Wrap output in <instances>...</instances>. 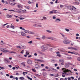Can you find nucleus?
<instances>
[{
  "instance_id": "f257e3e1",
  "label": "nucleus",
  "mask_w": 80,
  "mask_h": 80,
  "mask_svg": "<svg viewBox=\"0 0 80 80\" xmlns=\"http://www.w3.org/2000/svg\"><path fill=\"white\" fill-rule=\"evenodd\" d=\"M6 48H1V50L2 52H8L9 53H16V52L12 51H8V50H6Z\"/></svg>"
},
{
  "instance_id": "f03ea898",
  "label": "nucleus",
  "mask_w": 80,
  "mask_h": 80,
  "mask_svg": "<svg viewBox=\"0 0 80 80\" xmlns=\"http://www.w3.org/2000/svg\"><path fill=\"white\" fill-rule=\"evenodd\" d=\"M62 70L63 72H64L62 73V75H68V74H67L66 73L67 72H71V71L68 70V69H66L65 68H62Z\"/></svg>"
},
{
  "instance_id": "7ed1b4c3",
  "label": "nucleus",
  "mask_w": 80,
  "mask_h": 80,
  "mask_svg": "<svg viewBox=\"0 0 80 80\" xmlns=\"http://www.w3.org/2000/svg\"><path fill=\"white\" fill-rule=\"evenodd\" d=\"M41 48L43 50H47L48 49V47L47 45L42 46Z\"/></svg>"
},
{
  "instance_id": "20e7f679",
  "label": "nucleus",
  "mask_w": 80,
  "mask_h": 80,
  "mask_svg": "<svg viewBox=\"0 0 80 80\" xmlns=\"http://www.w3.org/2000/svg\"><path fill=\"white\" fill-rule=\"evenodd\" d=\"M63 43L64 44H69V43H70V42H69V41L67 40H64L63 41Z\"/></svg>"
},
{
  "instance_id": "39448f33",
  "label": "nucleus",
  "mask_w": 80,
  "mask_h": 80,
  "mask_svg": "<svg viewBox=\"0 0 80 80\" xmlns=\"http://www.w3.org/2000/svg\"><path fill=\"white\" fill-rule=\"evenodd\" d=\"M27 62L28 64H32V62L30 59H28L27 61Z\"/></svg>"
},
{
  "instance_id": "423d86ee",
  "label": "nucleus",
  "mask_w": 80,
  "mask_h": 80,
  "mask_svg": "<svg viewBox=\"0 0 80 80\" xmlns=\"http://www.w3.org/2000/svg\"><path fill=\"white\" fill-rule=\"evenodd\" d=\"M76 9H77L76 8H75L74 6H72V7H71L70 8V10L73 11L74 10H75Z\"/></svg>"
},
{
  "instance_id": "0eeeda50",
  "label": "nucleus",
  "mask_w": 80,
  "mask_h": 80,
  "mask_svg": "<svg viewBox=\"0 0 80 80\" xmlns=\"http://www.w3.org/2000/svg\"><path fill=\"white\" fill-rule=\"evenodd\" d=\"M35 68L37 69H39L40 68V66L37 64H36L35 66Z\"/></svg>"
},
{
  "instance_id": "6e6552de",
  "label": "nucleus",
  "mask_w": 80,
  "mask_h": 80,
  "mask_svg": "<svg viewBox=\"0 0 80 80\" xmlns=\"http://www.w3.org/2000/svg\"><path fill=\"white\" fill-rule=\"evenodd\" d=\"M18 7L19 8H22L23 6L21 4H19L17 5Z\"/></svg>"
},
{
  "instance_id": "1a4fd4ad",
  "label": "nucleus",
  "mask_w": 80,
  "mask_h": 80,
  "mask_svg": "<svg viewBox=\"0 0 80 80\" xmlns=\"http://www.w3.org/2000/svg\"><path fill=\"white\" fill-rule=\"evenodd\" d=\"M55 22H57V23H58V22H59L61 21V20L60 19H58V18H57V19H55Z\"/></svg>"
},
{
  "instance_id": "9d476101",
  "label": "nucleus",
  "mask_w": 80,
  "mask_h": 80,
  "mask_svg": "<svg viewBox=\"0 0 80 80\" xmlns=\"http://www.w3.org/2000/svg\"><path fill=\"white\" fill-rule=\"evenodd\" d=\"M69 49H70L71 50H77V48H73L72 47H70L68 48Z\"/></svg>"
},
{
  "instance_id": "9b49d317",
  "label": "nucleus",
  "mask_w": 80,
  "mask_h": 80,
  "mask_svg": "<svg viewBox=\"0 0 80 80\" xmlns=\"http://www.w3.org/2000/svg\"><path fill=\"white\" fill-rule=\"evenodd\" d=\"M60 34H61L62 37H63V38H65V39L67 38L65 37V35H64V34H63V33H60Z\"/></svg>"
},
{
  "instance_id": "f8f14e48",
  "label": "nucleus",
  "mask_w": 80,
  "mask_h": 80,
  "mask_svg": "<svg viewBox=\"0 0 80 80\" xmlns=\"http://www.w3.org/2000/svg\"><path fill=\"white\" fill-rule=\"evenodd\" d=\"M37 52L38 53H40V54H41V55H45V54H44V53H43L42 52H41V51L38 50H37Z\"/></svg>"
},
{
  "instance_id": "ddd939ff",
  "label": "nucleus",
  "mask_w": 80,
  "mask_h": 80,
  "mask_svg": "<svg viewBox=\"0 0 80 80\" xmlns=\"http://www.w3.org/2000/svg\"><path fill=\"white\" fill-rule=\"evenodd\" d=\"M15 12H18V11H24L21 9H16L15 10Z\"/></svg>"
},
{
  "instance_id": "4468645a",
  "label": "nucleus",
  "mask_w": 80,
  "mask_h": 80,
  "mask_svg": "<svg viewBox=\"0 0 80 80\" xmlns=\"http://www.w3.org/2000/svg\"><path fill=\"white\" fill-rule=\"evenodd\" d=\"M52 72H57V70L56 69H55L53 68H52Z\"/></svg>"
},
{
  "instance_id": "2eb2a0df",
  "label": "nucleus",
  "mask_w": 80,
  "mask_h": 80,
  "mask_svg": "<svg viewBox=\"0 0 80 80\" xmlns=\"http://www.w3.org/2000/svg\"><path fill=\"white\" fill-rule=\"evenodd\" d=\"M42 39H43V40H44L46 38V37H45V36L44 35H43L42 36Z\"/></svg>"
},
{
  "instance_id": "dca6fc26",
  "label": "nucleus",
  "mask_w": 80,
  "mask_h": 80,
  "mask_svg": "<svg viewBox=\"0 0 80 80\" xmlns=\"http://www.w3.org/2000/svg\"><path fill=\"white\" fill-rule=\"evenodd\" d=\"M21 34L22 36H26V34L23 32H21Z\"/></svg>"
},
{
  "instance_id": "f3484780",
  "label": "nucleus",
  "mask_w": 80,
  "mask_h": 80,
  "mask_svg": "<svg viewBox=\"0 0 80 80\" xmlns=\"http://www.w3.org/2000/svg\"><path fill=\"white\" fill-rule=\"evenodd\" d=\"M65 66L66 68H67L69 67V65L68 64H67V63H65Z\"/></svg>"
},
{
  "instance_id": "a211bd4d",
  "label": "nucleus",
  "mask_w": 80,
  "mask_h": 80,
  "mask_svg": "<svg viewBox=\"0 0 80 80\" xmlns=\"http://www.w3.org/2000/svg\"><path fill=\"white\" fill-rule=\"evenodd\" d=\"M7 17H8V18H12V16L11 15L8 14L7 15Z\"/></svg>"
},
{
  "instance_id": "6ab92c4d",
  "label": "nucleus",
  "mask_w": 80,
  "mask_h": 80,
  "mask_svg": "<svg viewBox=\"0 0 80 80\" xmlns=\"http://www.w3.org/2000/svg\"><path fill=\"white\" fill-rule=\"evenodd\" d=\"M24 32L26 33H29V31L28 30H25L24 31Z\"/></svg>"
},
{
  "instance_id": "aec40b11",
  "label": "nucleus",
  "mask_w": 80,
  "mask_h": 80,
  "mask_svg": "<svg viewBox=\"0 0 80 80\" xmlns=\"http://www.w3.org/2000/svg\"><path fill=\"white\" fill-rule=\"evenodd\" d=\"M52 40H54V41H57V39L55 38H52V39H51Z\"/></svg>"
},
{
  "instance_id": "412c9836",
  "label": "nucleus",
  "mask_w": 80,
  "mask_h": 80,
  "mask_svg": "<svg viewBox=\"0 0 80 80\" xmlns=\"http://www.w3.org/2000/svg\"><path fill=\"white\" fill-rule=\"evenodd\" d=\"M30 1H32V2L31 1H29L28 2V3H29V4H31V3H33V0H30Z\"/></svg>"
},
{
  "instance_id": "4be33fe9",
  "label": "nucleus",
  "mask_w": 80,
  "mask_h": 80,
  "mask_svg": "<svg viewBox=\"0 0 80 80\" xmlns=\"http://www.w3.org/2000/svg\"><path fill=\"white\" fill-rule=\"evenodd\" d=\"M71 54H74V55H77V54H78V53L77 52L74 53L72 52H71Z\"/></svg>"
},
{
  "instance_id": "5701e85b",
  "label": "nucleus",
  "mask_w": 80,
  "mask_h": 80,
  "mask_svg": "<svg viewBox=\"0 0 80 80\" xmlns=\"http://www.w3.org/2000/svg\"><path fill=\"white\" fill-rule=\"evenodd\" d=\"M59 62H62V63L64 62V60L63 59H60L59 60Z\"/></svg>"
},
{
  "instance_id": "b1692460",
  "label": "nucleus",
  "mask_w": 80,
  "mask_h": 80,
  "mask_svg": "<svg viewBox=\"0 0 80 80\" xmlns=\"http://www.w3.org/2000/svg\"><path fill=\"white\" fill-rule=\"evenodd\" d=\"M11 28H13V29H14L15 28V27H14V26L12 25L11 24Z\"/></svg>"
},
{
  "instance_id": "393cba45",
  "label": "nucleus",
  "mask_w": 80,
  "mask_h": 80,
  "mask_svg": "<svg viewBox=\"0 0 80 80\" xmlns=\"http://www.w3.org/2000/svg\"><path fill=\"white\" fill-rule=\"evenodd\" d=\"M21 64L22 65L23 67H25V63L22 62L21 63Z\"/></svg>"
},
{
  "instance_id": "a878e982",
  "label": "nucleus",
  "mask_w": 80,
  "mask_h": 80,
  "mask_svg": "<svg viewBox=\"0 0 80 80\" xmlns=\"http://www.w3.org/2000/svg\"><path fill=\"white\" fill-rule=\"evenodd\" d=\"M15 4H17V3H14V2L13 3H10V5H15Z\"/></svg>"
},
{
  "instance_id": "bb28decb",
  "label": "nucleus",
  "mask_w": 80,
  "mask_h": 80,
  "mask_svg": "<svg viewBox=\"0 0 80 80\" xmlns=\"http://www.w3.org/2000/svg\"><path fill=\"white\" fill-rule=\"evenodd\" d=\"M19 79H20V80H24V79H25V78H24L23 77H20L19 78Z\"/></svg>"
},
{
  "instance_id": "cd10ccee",
  "label": "nucleus",
  "mask_w": 80,
  "mask_h": 80,
  "mask_svg": "<svg viewBox=\"0 0 80 80\" xmlns=\"http://www.w3.org/2000/svg\"><path fill=\"white\" fill-rule=\"evenodd\" d=\"M26 54L27 55H28L30 54H29V52L28 51H27L26 52Z\"/></svg>"
},
{
  "instance_id": "c85d7f7f",
  "label": "nucleus",
  "mask_w": 80,
  "mask_h": 80,
  "mask_svg": "<svg viewBox=\"0 0 80 80\" xmlns=\"http://www.w3.org/2000/svg\"><path fill=\"white\" fill-rule=\"evenodd\" d=\"M46 32H48V33H52V31H50V30H46Z\"/></svg>"
},
{
  "instance_id": "c756f323",
  "label": "nucleus",
  "mask_w": 80,
  "mask_h": 80,
  "mask_svg": "<svg viewBox=\"0 0 80 80\" xmlns=\"http://www.w3.org/2000/svg\"><path fill=\"white\" fill-rule=\"evenodd\" d=\"M37 26L38 27H43V26H42L41 24H38V25H37Z\"/></svg>"
},
{
  "instance_id": "7c9ffc66",
  "label": "nucleus",
  "mask_w": 80,
  "mask_h": 80,
  "mask_svg": "<svg viewBox=\"0 0 80 80\" xmlns=\"http://www.w3.org/2000/svg\"><path fill=\"white\" fill-rule=\"evenodd\" d=\"M17 48H20V49H22V47H21L19 46H17Z\"/></svg>"
},
{
  "instance_id": "2f4dec72",
  "label": "nucleus",
  "mask_w": 80,
  "mask_h": 80,
  "mask_svg": "<svg viewBox=\"0 0 80 80\" xmlns=\"http://www.w3.org/2000/svg\"><path fill=\"white\" fill-rule=\"evenodd\" d=\"M27 77L28 78V79H29L30 80H32V78H30L29 77L27 76Z\"/></svg>"
},
{
  "instance_id": "473e14b6",
  "label": "nucleus",
  "mask_w": 80,
  "mask_h": 80,
  "mask_svg": "<svg viewBox=\"0 0 80 80\" xmlns=\"http://www.w3.org/2000/svg\"><path fill=\"white\" fill-rule=\"evenodd\" d=\"M26 8H27V9H29L30 8V7L29 6H26Z\"/></svg>"
},
{
  "instance_id": "72a5a7b5",
  "label": "nucleus",
  "mask_w": 80,
  "mask_h": 80,
  "mask_svg": "<svg viewBox=\"0 0 80 80\" xmlns=\"http://www.w3.org/2000/svg\"><path fill=\"white\" fill-rule=\"evenodd\" d=\"M49 13H50V14H52V13H53V12L52 11H50Z\"/></svg>"
},
{
  "instance_id": "f704fd0d",
  "label": "nucleus",
  "mask_w": 80,
  "mask_h": 80,
  "mask_svg": "<svg viewBox=\"0 0 80 80\" xmlns=\"http://www.w3.org/2000/svg\"><path fill=\"white\" fill-rule=\"evenodd\" d=\"M74 3H75V4H76V5H79V2H75Z\"/></svg>"
},
{
  "instance_id": "c9c22d12",
  "label": "nucleus",
  "mask_w": 80,
  "mask_h": 80,
  "mask_svg": "<svg viewBox=\"0 0 80 80\" xmlns=\"http://www.w3.org/2000/svg\"><path fill=\"white\" fill-rule=\"evenodd\" d=\"M35 76H36V77H40V75L37 74H35Z\"/></svg>"
},
{
  "instance_id": "e433bc0d",
  "label": "nucleus",
  "mask_w": 80,
  "mask_h": 80,
  "mask_svg": "<svg viewBox=\"0 0 80 80\" xmlns=\"http://www.w3.org/2000/svg\"><path fill=\"white\" fill-rule=\"evenodd\" d=\"M53 48H49V50H50V51H52L53 50Z\"/></svg>"
},
{
  "instance_id": "4c0bfd02",
  "label": "nucleus",
  "mask_w": 80,
  "mask_h": 80,
  "mask_svg": "<svg viewBox=\"0 0 80 80\" xmlns=\"http://www.w3.org/2000/svg\"><path fill=\"white\" fill-rule=\"evenodd\" d=\"M65 30H66V31H67V32H69V29H68L66 28Z\"/></svg>"
},
{
  "instance_id": "58836bf2",
  "label": "nucleus",
  "mask_w": 80,
  "mask_h": 80,
  "mask_svg": "<svg viewBox=\"0 0 80 80\" xmlns=\"http://www.w3.org/2000/svg\"><path fill=\"white\" fill-rule=\"evenodd\" d=\"M77 60H78V61L80 62V57H78L77 58Z\"/></svg>"
},
{
  "instance_id": "ea45409f",
  "label": "nucleus",
  "mask_w": 80,
  "mask_h": 80,
  "mask_svg": "<svg viewBox=\"0 0 80 80\" xmlns=\"http://www.w3.org/2000/svg\"><path fill=\"white\" fill-rule=\"evenodd\" d=\"M32 41H31L28 42V43H30V44H32Z\"/></svg>"
},
{
  "instance_id": "a19ab883",
  "label": "nucleus",
  "mask_w": 80,
  "mask_h": 80,
  "mask_svg": "<svg viewBox=\"0 0 80 80\" xmlns=\"http://www.w3.org/2000/svg\"><path fill=\"white\" fill-rule=\"evenodd\" d=\"M0 68H1L2 70H4V69H5V68H4V67H1V66H0Z\"/></svg>"
},
{
  "instance_id": "79ce46f5",
  "label": "nucleus",
  "mask_w": 80,
  "mask_h": 80,
  "mask_svg": "<svg viewBox=\"0 0 80 80\" xmlns=\"http://www.w3.org/2000/svg\"><path fill=\"white\" fill-rule=\"evenodd\" d=\"M32 70L34 72H36V70L34 69H32Z\"/></svg>"
},
{
  "instance_id": "37998d69",
  "label": "nucleus",
  "mask_w": 80,
  "mask_h": 80,
  "mask_svg": "<svg viewBox=\"0 0 80 80\" xmlns=\"http://www.w3.org/2000/svg\"><path fill=\"white\" fill-rule=\"evenodd\" d=\"M52 38L50 37H48L47 38L48 39H50V40H52Z\"/></svg>"
},
{
  "instance_id": "c03bdc74",
  "label": "nucleus",
  "mask_w": 80,
  "mask_h": 80,
  "mask_svg": "<svg viewBox=\"0 0 80 80\" xmlns=\"http://www.w3.org/2000/svg\"><path fill=\"white\" fill-rule=\"evenodd\" d=\"M57 57H61V55H60V54H57Z\"/></svg>"
},
{
  "instance_id": "a18cd8bd",
  "label": "nucleus",
  "mask_w": 80,
  "mask_h": 80,
  "mask_svg": "<svg viewBox=\"0 0 80 80\" xmlns=\"http://www.w3.org/2000/svg\"><path fill=\"white\" fill-rule=\"evenodd\" d=\"M50 76H52V77H53V76H54V75L53 74H50Z\"/></svg>"
},
{
  "instance_id": "49530a36",
  "label": "nucleus",
  "mask_w": 80,
  "mask_h": 80,
  "mask_svg": "<svg viewBox=\"0 0 80 80\" xmlns=\"http://www.w3.org/2000/svg\"><path fill=\"white\" fill-rule=\"evenodd\" d=\"M52 18L54 20L55 19H56V17L55 16H53L52 17Z\"/></svg>"
},
{
  "instance_id": "de8ad7c7",
  "label": "nucleus",
  "mask_w": 80,
  "mask_h": 80,
  "mask_svg": "<svg viewBox=\"0 0 80 80\" xmlns=\"http://www.w3.org/2000/svg\"><path fill=\"white\" fill-rule=\"evenodd\" d=\"M70 78L72 79V80H74V77H71Z\"/></svg>"
},
{
  "instance_id": "09e8293b",
  "label": "nucleus",
  "mask_w": 80,
  "mask_h": 80,
  "mask_svg": "<svg viewBox=\"0 0 80 80\" xmlns=\"http://www.w3.org/2000/svg\"><path fill=\"white\" fill-rule=\"evenodd\" d=\"M42 18H43L44 20H45V19H47V18H46V17H43Z\"/></svg>"
},
{
  "instance_id": "8fccbe9b",
  "label": "nucleus",
  "mask_w": 80,
  "mask_h": 80,
  "mask_svg": "<svg viewBox=\"0 0 80 80\" xmlns=\"http://www.w3.org/2000/svg\"><path fill=\"white\" fill-rule=\"evenodd\" d=\"M20 18V20H23L24 19V18Z\"/></svg>"
},
{
  "instance_id": "3c124183",
  "label": "nucleus",
  "mask_w": 80,
  "mask_h": 80,
  "mask_svg": "<svg viewBox=\"0 0 80 80\" xmlns=\"http://www.w3.org/2000/svg\"><path fill=\"white\" fill-rule=\"evenodd\" d=\"M46 45H47V46H48V47H52L51 44H47Z\"/></svg>"
},
{
  "instance_id": "603ef678",
  "label": "nucleus",
  "mask_w": 80,
  "mask_h": 80,
  "mask_svg": "<svg viewBox=\"0 0 80 80\" xmlns=\"http://www.w3.org/2000/svg\"><path fill=\"white\" fill-rule=\"evenodd\" d=\"M23 52H24V51L23 50H22V52H20V53L23 54Z\"/></svg>"
},
{
  "instance_id": "864d4df0",
  "label": "nucleus",
  "mask_w": 80,
  "mask_h": 80,
  "mask_svg": "<svg viewBox=\"0 0 80 80\" xmlns=\"http://www.w3.org/2000/svg\"><path fill=\"white\" fill-rule=\"evenodd\" d=\"M23 74H24V73H26V74H27L28 73V72H23Z\"/></svg>"
},
{
  "instance_id": "5fc2aeb1",
  "label": "nucleus",
  "mask_w": 80,
  "mask_h": 80,
  "mask_svg": "<svg viewBox=\"0 0 80 80\" xmlns=\"http://www.w3.org/2000/svg\"><path fill=\"white\" fill-rule=\"evenodd\" d=\"M60 7L61 8H62V7H63V5H60Z\"/></svg>"
},
{
  "instance_id": "6e6d98bb",
  "label": "nucleus",
  "mask_w": 80,
  "mask_h": 80,
  "mask_svg": "<svg viewBox=\"0 0 80 80\" xmlns=\"http://www.w3.org/2000/svg\"><path fill=\"white\" fill-rule=\"evenodd\" d=\"M43 75H47V73L46 72H43Z\"/></svg>"
},
{
  "instance_id": "4d7b16f0",
  "label": "nucleus",
  "mask_w": 80,
  "mask_h": 80,
  "mask_svg": "<svg viewBox=\"0 0 80 80\" xmlns=\"http://www.w3.org/2000/svg\"><path fill=\"white\" fill-rule=\"evenodd\" d=\"M4 3H6V4H8V2L7 1H5Z\"/></svg>"
},
{
  "instance_id": "13d9d810",
  "label": "nucleus",
  "mask_w": 80,
  "mask_h": 80,
  "mask_svg": "<svg viewBox=\"0 0 80 80\" xmlns=\"http://www.w3.org/2000/svg\"><path fill=\"white\" fill-rule=\"evenodd\" d=\"M64 64H65V63H64V62H63L61 63V65H64Z\"/></svg>"
},
{
  "instance_id": "bf43d9fd",
  "label": "nucleus",
  "mask_w": 80,
  "mask_h": 80,
  "mask_svg": "<svg viewBox=\"0 0 80 80\" xmlns=\"http://www.w3.org/2000/svg\"><path fill=\"white\" fill-rule=\"evenodd\" d=\"M68 80H71V78L70 77H68Z\"/></svg>"
},
{
  "instance_id": "052dcab7",
  "label": "nucleus",
  "mask_w": 80,
  "mask_h": 80,
  "mask_svg": "<svg viewBox=\"0 0 80 80\" xmlns=\"http://www.w3.org/2000/svg\"><path fill=\"white\" fill-rule=\"evenodd\" d=\"M16 75H19V74L18 73L16 72Z\"/></svg>"
},
{
  "instance_id": "680f3d73",
  "label": "nucleus",
  "mask_w": 80,
  "mask_h": 80,
  "mask_svg": "<svg viewBox=\"0 0 80 80\" xmlns=\"http://www.w3.org/2000/svg\"><path fill=\"white\" fill-rule=\"evenodd\" d=\"M6 75L7 77H9L10 76V75L8 74H6Z\"/></svg>"
},
{
  "instance_id": "e2e57ef3",
  "label": "nucleus",
  "mask_w": 80,
  "mask_h": 80,
  "mask_svg": "<svg viewBox=\"0 0 80 80\" xmlns=\"http://www.w3.org/2000/svg\"><path fill=\"white\" fill-rule=\"evenodd\" d=\"M29 34H34V32H31L29 33Z\"/></svg>"
},
{
  "instance_id": "0e129e2a",
  "label": "nucleus",
  "mask_w": 80,
  "mask_h": 80,
  "mask_svg": "<svg viewBox=\"0 0 80 80\" xmlns=\"http://www.w3.org/2000/svg\"><path fill=\"white\" fill-rule=\"evenodd\" d=\"M74 71H75V72H77V70L76 69H74Z\"/></svg>"
},
{
  "instance_id": "69168bd1",
  "label": "nucleus",
  "mask_w": 80,
  "mask_h": 80,
  "mask_svg": "<svg viewBox=\"0 0 80 80\" xmlns=\"http://www.w3.org/2000/svg\"><path fill=\"white\" fill-rule=\"evenodd\" d=\"M10 78H13V76H10Z\"/></svg>"
},
{
  "instance_id": "338daca9",
  "label": "nucleus",
  "mask_w": 80,
  "mask_h": 80,
  "mask_svg": "<svg viewBox=\"0 0 80 80\" xmlns=\"http://www.w3.org/2000/svg\"><path fill=\"white\" fill-rule=\"evenodd\" d=\"M0 44L1 45H4V44H5V43L4 42H2Z\"/></svg>"
},
{
  "instance_id": "774afa93",
  "label": "nucleus",
  "mask_w": 80,
  "mask_h": 80,
  "mask_svg": "<svg viewBox=\"0 0 80 80\" xmlns=\"http://www.w3.org/2000/svg\"><path fill=\"white\" fill-rule=\"evenodd\" d=\"M36 39H38V40H41L40 38H36Z\"/></svg>"
}]
</instances>
